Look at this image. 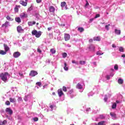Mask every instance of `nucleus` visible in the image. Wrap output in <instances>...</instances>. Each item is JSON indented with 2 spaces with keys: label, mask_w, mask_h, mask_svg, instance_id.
I'll return each instance as SVG.
<instances>
[{
  "label": "nucleus",
  "mask_w": 125,
  "mask_h": 125,
  "mask_svg": "<svg viewBox=\"0 0 125 125\" xmlns=\"http://www.w3.org/2000/svg\"><path fill=\"white\" fill-rule=\"evenodd\" d=\"M6 76H9V74H8V72H6L4 73H1L0 74V78L3 81V82H4L5 83L6 81H7V77Z\"/></svg>",
  "instance_id": "1"
},
{
  "label": "nucleus",
  "mask_w": 125,
  "mask_h": 125,
  "mask_svg": "<svg viewBox=\"0 0 125 125\" xmlns=\"http://www.w3.org/2000/svg\"><path fill=\"white\" fill-rule=\"evenodd\" d=\"M32 35L35 36L36 38H40L42 36V32H38L36 30H34L32 31Z\"/></svg>",
  "instance_id": "2"
},
{
  "label": "nucleus",
  "mask_w": 125,
  "mask_h": 125,
  "mask_svg": "<svg viewBox=\"0 0 125 125\" xmlns=\"http://www.w3.org/2000/svg\"><path fill=\"white\" fill-rule=\"evenodd\" d=\"M37 75H38V72L35 70H31L29 74V76H31V77H35V76H37Z\"/></svg>",
  "instance_id": "3"
},
{
  "label": "nucleus",
  "mask_w": 125,
  "mask_h": 125,
  "mask_svg": "<svg viewBox=\"0 0 125 125\" xmlns=\"http://www.w3.org/2000/svg\"><path fill=\"white\" fill-rule=\"evenodd\" d=\"M5 112H6V113H8L9 115H12L13 114V111H12L9 107L5 109Z\"/></svg>",
  "instance_id": "4"
},
{
  "label": "nucleus",
  "mask_w": 125,
  "mask_h": 125,
  "mask_svg": "<svg viewBox=\"0 0 125 125\" xmlns=\"http://www.w3.org/2000/svg\"><path fill=\"white\" fill-rule=\"evenodd\" d=\"M21 55V53L19 52H16L13 53V57L14 58H18Z\"/></svg>",
  "instance_id": "5"
},
{
  "label": "nucleus",
  "mask_w": 125,
  "mask_h": 125,
  "mask_svg": "<svg viewBox=\"0 0 125 125\" xmlns=\"http://www.w3.org/2000/svg\"><path fill=\"white\" fill-rule=\"evenodd\" d=\"M58 94L59 97H62V95H64V93H63V91L62 90V89H59L58 90Z\"/></svg>",
  "instance_id": "6"
},
{
  "label": "nucleus",
  "mask_w": 125,
  "mask_h": 125,
  "mask_svg": "<svg viewBox=\"0 0 125 125\" xmlns=\"http://www.w3.org/2000/svg\"><path fill=\"white\" fill-rule=\"evenodd\" d=\"M64 38L65 42H67L69 41V40H70V36L69 34L65 33L64 35Z\"/></svg>",
  "instance_id": "7"
},
{
  "label": "nucleus",
  "mask_w": 125,
  "mask_h": 125,
  "mask_svg": "<svg viewBox=\"0 0 125 125\" xmlns=\"http://www.w3.org/2000/svg\"><path fill=\"white\" fill-rule=\"evenodd\" d=\"M21 18H27L28 17V14L25 13H22L20 15Z\"/></svg>",
  "instance_id": "8"
},
{
  "label": "nucleus",
  "mask_w": 125,
  "mask_h": 125,
  "mask_svg": "<svg viewBox=\"0 0 125 125\" xmlns=\"http://www.w3.org/2000/svg\"><path fill=\"white\" fill-rule=\"evenodd\" d=\"M20 3L21 4V5H23V6H27V4H28L27 2L24 1L23 0H21Z\"/></svg>",
  "instance_id": "9"
},
{
  "label": "nucleus",
  "mask_w": 125,
  "mask_h": 125,
  "mask_svg": "<svg viewBox=\"0 0 125 125\" xmlns=\"http://www.w3.org/2000/svg\"><path fill=\"white\" fill-rule=\"evenodd\" d=\"M17 31L18 32V33H21V32H23V31H24V30H23V29H22V26L19 25L17 27Z\"/></svg>",
  "instance_id": "10"
},
{
  "label": "nucleus",
  "mask_w": 125,
  "mask_h": 125,
  "mask_svg": "<svg viewBox=\"0 0 125 125\" xmlns=\"http://www.w3.org/2000/svg\"><path fill=\"white\" fill-rule=\"evenodd\" d=\"M49 10L50 12H52L53 13H54V11H55V8L53 6H51L49 7Z\"/></svg>",
  "instance_id": "11"
},
{
  "label": "nucleus",
  "mask_w": 125,
  "mask_h": 125,
  "mask_svg": "<svg viewBox=\"0 0 125 125\" xmlns=\"http://www.w3.org/2000/svg\"><path fill=\"white\" fill-rule=\"evenodd\" d=\"M3 46L5 49V52L7 53V51L9 50V47H8V46H7V44H3Z\"/></svg>",
  "instance_id": "12"
},
{
  "label": "nucleus",
  "mask_w": 125,
  "mask_h": 125,
  "mask_svg": "<svg viewBox=\"0 0 125 125\" xmlns=\"http://www.w3.org/2000/svg\"><path fill=\"white\" fill-rule=\"evenodd\" d=\"M110 115L112 119H116L117 118V115L114 112H110Z\"/></svg>",
  "instance_id": "13"
},
{
  "label": "nucleus",
  "mask_w": 125,
  "mask_h": 125,
  "mask_svg": "<svg viewBox=\"0 0 125 125\" xmlns=\"http://www.w3.org/2000/svg\"><path fill=\"white\" fill-rule=\"evenodd\" d=\"M8 24H9V22L6 21H5V22L4 23L2 24L1 27H5V28H7V27L8 26Z\"/></svg>",
  "instance_id": "14"
},
{
  "label": "nucleus",
  "mask_w": 125,
  "mask_h": 125,
  "mask_svg": "<svg viewBox=\"0 0 125 125\" xmlns=\"http://www.w3.org/2000/svg\"><path fill=\"white\" fill-rule=\"evenodd\" d=\"M93 40L96 42H100V41H101V39L100 38V37H94Z\"/></svg>",
  "instance_id": "15"
},
{
  "label": "nucleus",
  "mask_w": 125,
  "mask_h": 125,
  "mask_svg": "<svg viewBox=\"0 0 125 125\" xmlns=\"http://www.w3.org/2000/svg\"><path fill=\"white\" fill-rule=\"evenodd\" d=\"M76 88H78V89H83V85L80 83H78L76 85Z\"/></svg>",
  "instance_id": "16"
},
{
  "label": "nucleus",
  "mask_w": 125,
  "mask_h": 125,
  "mask_svg": "<svg viewBox=\"0 0 125 125\" xmlns=\"http://www.w3.org/2000/svg\"><path fill=\"white\" fill-rule=\"evenodd\" d=\"M7 124V121L6 120H4L3 121L0 120V125H6Z\"/></svg>",
  "instance_id": "17"
},
{
  "label": "nucleus",
  "mask_w": 125,
  "mask_h": 125,
  "mask_svg": "<svg viewBox=\"0 0 125 125\" xmlns=\"http://www.w3.org/2000/svg\"><path fill=\"white\" fill-rule=\"evenodd\" d=\"M28 25L29 26H33V25H36V21H29L28 22Z\"/></svg>",
  "instance_id": "18"
},
{
  "label": "nucleus",
  "mask_w": 125,
  "mask_h": 125,
  "mask_svg": "<svg viewBox=\"0 0 125 125\" xmlns=\"http://www.w3.org/2000/svg\"><path fill=\"white\" fill-rule=\"evenodd\" d=\"M9 100L11 103H14V102H16V99L15 98H10Z\"/></svg>",
  "instance_id": "19"
},
{
  "label": "nucleus",
  "mask_w": 125,
  "mask_h": 125,
  "mask_svg": "<svg viewBox=\"0 0 125 125\" xmlns=\"http://www.w3.org/2000/svg\"><path fill=\"white\" fill-rule=\"evenodd\" d=\"M89 48L90 49V51H94V50H95V47L92 45L90 46Z\"/></svg>",
  "instance_id": "20"
},
{
  "label": "nucleus",
  "mask_w": 125,
  "mask_h": 125,
  "mask_svg": "<svg viewBox=\"0 0 125 125\" xmlns=\"http://www.w3.org/2000/svg\"><path fill=\"white\" fill-rule=\"evenodd\" d=\"M15 21H16V22H17L18 23H21V19H20V17L16 18Z\"/></svg>",
  "instance_id": "21"
},
{
  "label": "nucleus",
  "mask_w": 125,
  "mask_h": 125,
  "mask_svg": "<svg viewBox=\"0 0 125 125\" xmlns=\"http://www.w3.org/2000/svg\"><path fill=\"white\" fill-rule=\"evenodd\" d=\"M6 52H5V51H3L2 50H0V54L1 55H5V54H6Z\"/></svg>",
  "instance_id": "22"
},
{
  "label": "nucleus",
  "mask_w": 125,
  "mask_h": 125,
  "mask_svg": "<svg viewBox=\"0 0 125 125\" xmlns=\"http://www.w3.org/2000/svg\"><path fill=\"white\" fill-rule=\"evenodd\" d=\"M118 83L119 84H123L124 83V80L122 79H118Z\"/></svg>",
  "instance_id": "23"
},
{
  "label": "nucleus",
  "mask_w": 125,
  "mask_h": 125,
  "mask_svg": "<svg viewBox=\"0 0 125 125\" xmlns=\"http://www.w3.org/2000/svg\"><path fill=\"white\" fill-rule=\"evenodd\" d=\"M50 52H51L52 54H55L56 53V50L54 48H51L50 49Z\"/></svg>",
  "instance_id": "24"
},
{
  "label": "nucleus",
  "mask_w": 125,
  "mask_h": 125,
  "mask_svg": "<svg viewBox=\"0 0 125 125\" xmlns=\"http://www.w3.org/2000/svg\"><path fill=\"white\" fill-rule=\"evenodd\" d=\"M115 33L117 35H121V30H118V29H115Z\"/></svg>",
  "instance_id": "25"
},
{
  "label": "nucleus",
  "mask_w": 125,
  "mask_h": 125,
  "mask_svg": "<svg viewBox=\"0 0 125 125\" xmlns=\"http://www.w3.org/2000/svg\"><path fill=\"white\" fill-rule=\"evenodd\" d=\"M18 7H20V5H17L14 9H15V12H18V11H19V9H18Z\"/></svg>",
  "instance_id": "26"
},
{
  "label": "nucleus",
  "mask_w": 125,
  "mask_h": 125,
  "mask_svg": "<svg viewBox=\"0 0 125 125\" xmlns=\"http://www.w3.org/2000/svg\"><path fill=\"white\" fill-rule=\"evenodd\" d=\"M63 69L65 71H68V70H69V68L67 67V63L66 62H64V67H63Z\"/></svg>",
  "instance_id": "27"
},
{
  "label": "nucleus",
  "mask_w": 125,
  "mask_h": 125,
  "mask_svg": "<svg viewBox=\"0 0 125 125\" xmlns=\"http://www.w3.org/2000/svg\"><path fill=\"white\" fill-rule=\"evenodd\" d=\"M78 30L80 32V33H83L84 31V29L83 27H79Z\"/></svg>",
  "instance_id": "28"
},
{
  "label": "nucleus",
  "mask_w": 125,
  "mask_h": 125,
  "mask_svg": "<svg viewBox=\"0 0 125 125\" xmlns=\"http://www.w3.org/2000/svg\"><path fill=\"white\" fill-rule=\"evenodd\" d=\"M65 5H67L66 4V2L63 1V2H61V7H65Z\"/></svg>",
  "instance_id": "29"
},
{
  "label": "nucleus",
  "mask_w": 125,
  "mask_h": 125,
  "mask_svg": "<svg viewBox=\"0 0 125 125\" xmlns=\"http://www.w3.org/2000/svg\"><path fill=\"white\" fill-rule=\"evenodd\" d=\"M6 19H7V20H8L9 21H13V19L11 18V17H10V16H7L6 17Z\"/></svg>",
  "instance_id": "30"
},
{
  "label": "nucleus",
  "mask_w": 125,
  "mask_h": 125,
  "mask_svg": "<svg viewBox=\"0 0 125 125\" xmlns=\"http://www.w3.org/2000/svg\"><path fill=\"white\" fill-rule=\"evenodd\" d=\"M116 108H117V104L114 103L112 106V109H116Z\"/></svg>",
  "instance_id": "31"
},
{
  "label": "nucleus",
  "mask_w": 125,
  "mask_h": 125,
  "mask_svg": "<svg viewBox=\"0 0 125 125\" xmlns=\"http://www.w3.org/2000/svg\"><path fill=\"white\" fill-rule=\"evenodd\" d=\"M119 51H120V52H125V49H124V47H120Z\"/></svg>",
  "instance_id": "32"
},
{
  "label": "nucleus",
  "mask_w": 125,
  "mask_h": 125,
  "mask_svg": "<svg viewBox=\"0 0 125 125\" xmlns=\"http://www.w3.org/2000/svg\"><path fill=\"white\" fill-rule=\"evenodd\" d=\"M80 64L81 65H84V64H85V61H80Z\"/></svg>",
  "instance_id": "33"
},
{
  "label": "nucleus",
  "mask_w": 125,
  "mask_h": 125,
  "mask_svg": "<svg viewBox=\"0 0 125 125\" xmlns=\"http://www.w3.org/2000/svg\"><path fill=\"white\" fill-rule=\"evenodd\" d=\"M62 89L63 91H64V92H67V88H66V86H63L62 88Z\"/></svg>",
  "instance_id": "34"
},
{
  "label": "nucleus",
  "mask_w": 125,
  "mask_h": 125,
  "mask_svg": "<svg viewBox=\"0 0 125 125\" xmlns=\"http://www.w3.org/2000/svg\"><path fill=\"white\" fill-rule=\"evenodd\" d=\"M62 56L63 58H66L67 57V54L66 53H63Z\"/></svg>",
  "instance_id": "35"
},
{
  "label": "nucleus",
  "mask_w": 125,
  "mask_h": 125,
  "mask_svg": "<svg viewBox=\"0 0 125 125\" xmlns=\"http://www.w3.org/2000/svg\"><path fill=\"white\" fill-rule=\"evenodd\" d=\"M5 104L7 105V106L10 105V102L9 101H6Z\"/></svg>",
  "instance_id": "36"
},
{
  "label": "nucleus",
  "mask_w": 125,
  "mask_h": 125,
  "mask_svg": "<svg viewBox=\"0 0 125 125\" xmlns=\"http://www.w3.org/2000/svg\"><path fill=\"white\" fill-rule=\"evenodd\" d=\"M72 63H73L74 64H76V65H78L79 64V62H76L75 60L72 61Z\"/></svg>",
  "instance_id": "37"
},
{
  "label": "nucleus",
  "mask_w": 125,
  "mask_h": 125,
  "mask_svg": "<svg viewBox=\"0 0 125 125\" xmlns=\"http://www.w3.org/2000/svg\"><path fill=\"white\" fill-rule=\"evenodd\" d=\"M109 26H110V24L106 25L105 26V28L107 31H109Z\"/></svg>",
  "instance_id": "38"
},
{
  "label": "nucleus",
  "mask_w": 125,
  "mask_h": 125,
  "mask_svg": "<svg viewBox=\"0 0 125 125\" xmlns=\"http://www.w3.org/2000/svg\"><path fill=\"white\" fill-rule=\"evenodd\" d=\"M97 55H103V53H100V52L98 51L96 53Z\"/></svg>",
  "instance_id": "39"
},
{
  "label": "nucleus",
  "mask_w": 125,
  "mask_h": 125,
  "mask_svg": "<svg viewBox=\"0 0 125 125\" xmlns=\"http://www.w3.org/2000/svg\"><path fill=\"white\" fill-rule=\"evenodd\" d=\"M36 84L38 85V86H41V85H42V83L41 82H37L36 83Z\"/></svg>",
  "instance_id": "40"
},
{
  "label": "nucleus",
  "mask_w": 125,
  "mask_h": 125,
  "mask_svg": "<svg viewBox=\"0 0 125 125\" xmlns=\"http://www.w3.org/2000/svg\"><path fill=\"white\" fill-rule=\"evenodd\" d=\"M114 69L115 70H118L119 69V66H118V65L116 64L114 66Z\"/></svg>",
  "instance_id": "41"
},
{
  "label": "nucleus",
  "mask_w": 125,
  "mask_h": 125,
  "mask_svg": "<svg viewBox=\"0 0 125 125\" xmlns=\"http://www.w3.org/2000/svg\"><path fill=\"white\" fill-rule=\"evenodd\" d=\"M34 122H38L39 121V118L37 117H35L33 119Z\"/></svg>",
  "instance_id": "42"
},
{
  "label": "nucleus",
  "mask_w": 125,
  "mask_h": 125,
  "mask_svg": "<svg viewBox=\"0 0 125 125\" xmlns=\"http://www.w3.org/2000/svg\"><path fill=\"white\" fill-rule=\"evenodd\" d=\"M100 119H105V116L102 115L100 116Z\"/></svg>",
  "instance_id": "43"
},
{
  "label": "nucleus",
  "mask_w": 125,
  "mask_h": 125,
  "mask_svg": "<svg viewBox=\"0 0 125 125\" xmlns=\"http://www.w3.org/2000/svg\"><path fill=\"white\" fill-rule=\"evenodd\" d=\"M18 101H22V97H19L18 99Z\"/></svg>",
  "instance_id": "44"
},
{
  "label": "nucleus",
  "mask_w": 125,
  "mask_h": 125,
  "mask_svg": "<svg viewBox=\"0 0 125 125\" xmlns=\"http://www.w3.org/2000/svg\"><path fill=\"white\" fill-rule=\"evenodd\" d=\"M37 52H39V53H41L42 50H41V49H40V48H38L37 49Z\"/></svg>",
  "instance_id": "45"
},
{
  "label": "nucleus",
  "mask_w": 125,
  "mask_h": 125,
  "mask_svg": "<svg viewBox=\"0 0 125 125\" xmlns=\"http://www.w3.org/2000/svg\"><path fill=\"white\" fill-rule=\"evenodd\" d=\"M33 10V8H32V7H29V8L28 9L27 11L30 12V11H31V10Z\"/></svg>",
  "instance_id": "46"
},
{
  "label": "nucleus",
  "mask_w": 125,
  "mask_h": 125,
  "mask_svg": "<svg viewBox=\"0 0 125 125\" xmlns=\"http://www.w3.org/2000/svg\"><path fill=\"white\" fill-rule=\"evenodd\" d=\"M98 17H100V15L99 14H97L96 15L95 17V18L96 19V18H98Z\"/></svg>",
  "instance_id": "47"
},
{
  "label": "nucleus",
  "mask_w": 125,
  "mask_h": 125,
  "mask_svg": "<svg viewBox=\"0 0 125 125\" xmlns=\"http://www.w3.org/2000/svg\"><path fill=\"white\" fill-rule=\"evenodd\" d=\"M37 3H41L42 2V0H36Z\"/></svg>",
  "instance_id": "48"
},
{
  "label": "nucleus",
  "mask_w": 125,
  "mask_h": 125,
  "mask_svg": "<svg viewBox=\"0 0 125 125\" xmlns=\"http://www.w3.org/2000/svg\"><path fill=\"white\" fill-rule=\"evenodd\" d=\"M112 46L113 48H116L117 47V46L115 45V44H112Z\"/></svg>",
  "instance_id": "49"
},
{
  "label": "nucleus",
  "mask_w": 125,
  "mask_h": 125,
  "mask_svg": "<svg viewBox=\"0 0 125 125\" xmlns=\"http://www.w3.org/2000/svg\"><path fill=\"white\" fill-rule=\"evenodd\" d=\"M86 2L85 6H87V5H89V3H88V1H87V0H86Z\"/></svg>",
  "instance_id": "50"
},
{
  "label": "nucleus",
  "mask_w": 125,
  "mask_h": 125,
  "mask_svg": "<svg viewBox=\"0 0 125 125\" xmlns=\"http://www.w3.org/2000/svg\"><path fill=\"white\" fill-rule=\"evenodd\" d=\"M93 42V39H90L89 40V42Z\"/></svg>",
  "instance_id": "51"
},
{
  "label": "nucleus",
  "mask_w": 125,
  "mask_h": 125,
  "mask_svg": "<svg viewBox=\"0 0 125 125\" xmlns=\"http://www.w3.org/2000/svg\"><path fill=\"white\" fill-rule=\"evenodd\" d=\"M52 29V27H48V28H47V30H48V31H51V29Z\"/></svg>",
  "instance_id": "52"
},
{
  "label": "nucleus",
  "mask_w": 125,
  "mask_h": 125,
  "mask_svg": "<svg viewBox=\"0 0 125 125\" xmlns=\"http://www.w3.org/2000/svg\"><path fill=\"white\" fill-rule=\"evenodd\" d=\"M107 100H108V98H107V97H105V98H104V100L105 102H106Z\"/></svg>",
  "instance_id": "53"
},
{
  "label": "nucleus",
  "mask_w": 125,
  "mask_h": 125,
  "mask_svg": "<svg viewBox=\"0 0 125 125\" xmlns=\"http://www.w3.org/2000/svg\"><path fill=\"white\" fill-rule=\"evenodd\" d=\"M106 79H107V80H109L110 79V76L107 75L106 76Z\"/></svg>",
  "instance_id": "54"
},
{
  "label": "nucleus",
  "mask_w": 125,
  "mask_h": 125,
  "mask_svg": "<svg viewBox=\"0 0 125 125\" xmlns=\"http://www.w3.org/2000/svg\"><path fill=\"white\" fill-rule=\"evenodd\" d=\"M19 74L20 76H21V77H22V76H23V74H22V73H19Z\"/></svg>",
  "instance_id": "55"
},
{
  "label": "nucleus",
  "mask_w": 125,
  "mask_h": 125,
  "mask_svg": "<svg viewBox=\"0 0 125 125\" xmlns=\"http://www.w3.org/2000/svg\"><path fill=\"white\" fill-rule=\"evenodd\" d=\"M50 108H51V109H53V105H51L50 106Z\"/></svg>",
  "instance_id": "56"
},
{
  "label": "nucleus",
  "mask_w": 125,
  "mask_h": 125,
  "mask_svg": "<svg viewBox=\"0 0 125 125\" xmlns=\"http://www.w3.org/2000/svg\"><path fill=\"white\" fill-rule=\"evenodd\" d=\"M93 20H94V19H91L90 20V22H92V21H93Z\"/></svg>",
  "instance_id": "57"
},
{
  "label": "nucleus",
  "mask_w": 125,
  "mask_h": 125,
  "mask_svg": "<svg viewBox=\"0 0 125 125\" xmlns=\"http://www.w3.org/2000/svg\"><path fill=\"white\" fill-rule=\"evenodd\" d=\"M121 57H123V58H125V54H124V55H122V56H121Z\"/></svg>",
  "instance_id": "58"
},
{
  "label": "nucleus",
  "mask_w": 125,
  "mask_h": 125,
  "mask_svg": "<svg viewBox=\"0 0 125 125\" xmlns=\"http://www.w3.org/2000/svg\"><path fill=\"white\" fill-rule=\"evenodd\" d=\"M52 95L55 96L56 95V94L55 93V92H53Z\"/></svg>",
  "instance_id": "59"
},
{
  "label": "nucleus",
  "mask_w": 125,
  "mask_h": 125,
  "mask_svg": "<svg viewBox=\"0 0 125 125\" xmlns=\"http://www.w3.org/2000/svg\"><path fill=\"white\" fill-rule=\"evenodd\" d=\"M61 26H62L63 27H65V24H62Z\"/></svg>",
  "instance_id": "60"
},
{
  "label": "nucleus",
  "mask_w": 125,
  "mask_h": 125,
  "mask_svg": "<svg viewBox=\"0 0 125 125\" xmlns=\"http://www.w3.org/2000/svg\"><path fill=\"white\" fill-rule=\"evenodd\" d=\"M116 103H120V102L119 101H116Z\"/></svg>",
  "instance_id": "61"
},
{
  "label": "nucleus",
  "mask_w": 125,
  "mask_h": 125,
  "mask_svg": "<svg viewBox=\"0 0 125 125\" xmlns=\"http://www.w3.org/2000/svg\"><path fill=\"white\" fill-rule=\"evenodd\" d=\"M25 2H28V0H25Z\"/></svg>",
  "instance_id": "62"
},
{
  "label": "nucleus",
  "mask_w": 125,
  "mask_h": 125,
  "mask_svg": "<svg viewBox=\"0 0 125 125\" xmlns=\"http://www.w3.org/2000/svg\"><path fill=\"white\" fill-rule=\"evenodd\" d=\"M113 125H117V124H113Z\"/></svg>",
  "instance_id": "63"
},
{
  "label": "nucleus",
  "mask_w": 125,
  "mask_h": 125,
  "mask_svg": "<svg viewBox=\"0 0 125 125\" xmlns=\"http://www.w3.org/2000/svg\"><path fill=\"white\" fill-rule=\"evenodd\" d=\"M70 125H74V124H70Z\"/></svg>",
  "instance_id": "64"
}]
</instances>
